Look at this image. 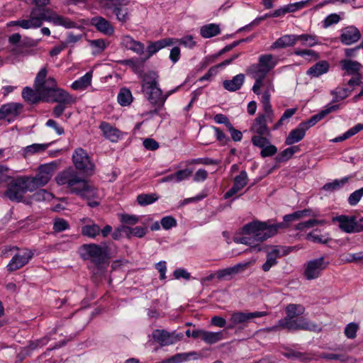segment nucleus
Wrapping results in <instances>:
<instances>
[{
	"instance_id": "nucleus-1",
	"label": "nucleus",
	"mask_w": 363,
	"mask_h": 363,
	"mask_svg": "<svg viewBox=\"0 0 363 363\" xmlns=\"http://www.w3.org/2000/svg\"><path fill=\"white\" fill-rule=\"evenodd\" d=\"M72 162L75 169L69 167L60 172L55 177L57 184L65 186L71 194L86 200L88 206L91 208L98 206L99 201L94 200L99 197L97 189L80 177L77 171L79 170L86 175H92L95 167L94 163L86 151L82 148H77L74 151Z\"/></svg>"
},
{
	"instance_id": "nucleus-2",
	"label": "nucleus",
	"mask_w": 363,
	"mask_h": 363,
	"mask_svg": "<svg viewBox=\"0 0 363 363\" xmlns=\"http://www.w3.org/2000/svg\"><path fill=\"white\" fill-rule=\"evenodd\" d=\"M304 312L305 308L303 305L289 303L285 308L286 316L279 320L276 325L268 328L267 330L270 332L281 330L320 332L321 328L318 324L302 316Z\"/></svg>"
},
{
	"instance_id": "nucleus-3",
	"label": "nucleus",
	"mask_w": 363,
	"mask_h": 363,
	"mask_svg": "<svg viewBox=\"0 0 363 363\" xmlns=\"http://www.w3.org/2000/svg\"><path fill=\"white\" fill-rule=\"evenodd\" d=\"M283 224L270 221L255 220L245 224L242 229V236L235 237L234 241L251 247H257L267 239L276 235L281 230Z\"/></svg>"
},
{
	"instance_id": "nucleus-4",
	"label": "nucleus",
	"mask_w": 363,
	"mask_h": 363,
	"mask_svg": "<svg viewBox=\"0 0 363 363\" xmlns=\"http://www.w3.org/2000/svg\"><path fill=\"white\" fill-rule=\"evenodd\" d=\"M43 21L52 23L55 26H63L65 28L76 27V23L67 17L58 15L51 9H39L33 8L28 19H20L19 26L23 29L40 28Z\"/></svg>"
},
{
	"instance_id": "nucleus-5",
	"label": "nucleus",
	"mask_w": 363,
	"mask_h": 363,
	"mask_svg": "<svg viewBox=\"0 0 363 363\" xmlns=\"http://www.w3.org/2000/svg\"><path fill=\"white\" fill-rule=\"evenodd\" d=\"M264 113H259L254 120L250 131L254 134L251 141L254 146H262L267 142V138L271 137V130L267 125L268 123H272L274 119V112L272 108H263Z\"/></svg>"
},
{
	"instance_id": "nucleus-6",
	"label": "nucleus",
	"mask_w": 363,
	"mask_h": 363,
	"mask_svg": "<svg viewBox=\"0 0 363 363\" xmlns=\"http://www.w3.org/2000/svg\"><path fill=\"white\" fill-rule=\"evenodd\" d=\"M142 91L148 101L155 107L151 113L157 114L164 106L162 89L159 86V76L153 71L146 72L142 80Z\"/></svg>"
},
{
	"instance_id": "nucleus-7",
	"label": "nucleus",
	"mask_w": 363,
	"mask_h": 363,
	"mask_svg": "<svg viewBox=\"0 0 363 363\" xmlns=\"http://www.w3.org/2000/svg\"><path fill=\"white\" fill-rule=\"evenodd\" d=\"M28 176H18L13 178L9 183L4 195L11 201H23L24 194L33 192Z\"/></svg>"
},
{
	"instance_id": "nucleus-8",
	"label": "nucleus",
	"mask_w": 363,
	"mask_h": 363,
	"mask_svg": "<svg viewBox=\"0 0 363 363\" xmlns=\"http://www.w3.org/2000/svg\"><path fill=\"white\" fill-rule=\"evenodd\" d=\"M47 73L46 67L40 69L35 79L34 87L43 94L44 101H49L50 95L57 89V82L53 77L46 79Z\"/></svg>"
},
{
	"instance_id": "nucleus-9",
	"label": "nucleus",
	"mask_w": 363,
	"mask_h": 363,
	"mask_svg": "<svg viewBox=\"0 0 363 363\" xmlns=\"http://www.w3.org/2000/svg\"><path fill=\"white\" fill-rule=\"evenodd\" d=\"M329 263V261H326L324 257L308 261L303 271L304 277L307 280L318 278L322 272L327 268Z\"/></svg>"
},
{
	"instance_id": "nucleus-10",
	"label": "nucleus",
	"mask_w": 363,
	"mask_h": 363,
	"mask_svg": "<svg viewBox=\"0 0 363 363\" xmlns=\"http://www.w3.org/2000/svg\"><path fill=\"white\" fill-rule=\"evenodd\" d=\"M333 223H338L340 229L347 233H360L363 231V225L357 221L355 216L341 215L333 218Z\"/></svg>"
},
{
	"instance_id": "nucleus-11",
	"label": "nucleus",
	"mask_w": 363,
	"mask_h": 363,
	"mask_svg": "<svg viewBox=\"0 0 363 363\" xmlns=\"http://www.w3.org/2000/svg\"><path fill=\"white\" fill-rule=\"evenodd\" d=\"M255 263V260L239 262L232 267L217 270V279L218 280L230 281L236 275L244 272Z\"/></svg>"
},
{
	"instance_id": "nucleus-12",
	"label": "nucleus",
	"mask_w": 363,
	"mask_h": 363,
	"mask_svg": "<svg viewBox=\"0 0 363 363\" xmlns=\"http://www.w3.org/2000/svg\"><path fill=\"white\" fill-rule=\"evenodd\" d=\"M247 74L250 75L254 79L255 83L252 86V91L257 94L260 95V89L264 84V79L266 78L267 72L259 63L252 64L247 69Z\"/></svg>"
},
{
	"instance_id": "nucleus-13",
	"label": "nucleus",
	"mask_w": 363,
	"mask_h": 363,
	"mask_svg": "<svg viewBox=\"0 0 363 363\" xmlns=\"http://www.w3.org/2000/svg\"><path fill=\"white\" fill-rule=\"evenodd\" d=\"M109 251H85L80 255L84 259H89L98 269H105L109 264Z\"/></svg>"
},
{
	"instance_id": "nucleus-14",
	"label": "nucleus",
	"mask_w": 363,
	"mask_h": 363,
	"mask_svg": "<svg viewBox=\"0 0 363 363\" xmlns=\"http://www.w3.org/2000/svg\"><path fill=\"white\" fill-rule=\"evenodd\" d=\"M267 311H255L251 313L235 312L229 320V324L227 325L228 329H233L235 325L247 322L249 320L256 318H262L267 316Z\"/></svg>"
},
{
	"instance_id": "nucleus-15",
	"label": "nucleus",
	"mask_w": 363,
	"mask_h": 363,
	"mask_svg": "<svg viewBox=\"0 0 363 363\" xmlns=\"http://www.w3.org/2000/svg\"><path fill=\"white\" fill-rule=\"evenodd\" d=\"M23 108L20 103H8L0 108V120H5L9 123L14 121L21 113Z\"/></svg>"
},
{
	"instance_id": "nucleus-16",
	"label": "nucleus",
	"mask_w": 363,
	"mask_h": 363,
	"mask_svg": "<svg viewBox=\"0 0 363 363\" xmlns=\"http://www.w3.org/2000/svg\"><path fill=\"white\" fill-rule=\"evenodd\" d=\"M33 256V251L25 252L23 255H15L6 266L7 271L11 273L20 269L28 264Z\"/></svg>"
},
{
	"instance_id": "nucleus-17",
	"label": "nucleus",
	"mask_w": 363,
	"mask_h": 363,
	"mask_svg": "<svg viewBox=\"0 0 363 363\" xmlns=\"http://www.w3.org/2000/svg\"><path fill=\"white\" fill-rule=\"evenodd\" d=\"M361 36V33L357 28L350 26L342 29L340 40L343 45H350L358 42Z\"/></svg>"
},
{
	"instance_id": "nucleus-18",
	"label": "nucleus",
	"mask_w": 363,
	"mask_h": 363,
	"mask_svg": "<svg viewBox=\"0 0 363 363\" xmlns=\"http://www.w3.org/2000/svg\"><path fill=\"white\" fill-rule=\"evenodd\" d=\"M152 338L161 346H167L176 343L179 338L174 333L166 330L156 329L152 332Z\"/></svg>"
},
{
	"instance_id": "nucleus-19",
	"label": "nucleus",
	"mask_w": 363,
	"mask_h": 363,
	"mask_svg": "<svg viewBox=\"0 0 363 363\" xmlns=\"http://www.w3.org/2000/svg\"><path fill=\"white\" fill-rule=\"evenodd\" d=\"M248 177L245 170L235 177L233 186L224 194V199H228L238 193L247 184Z\"/></svg>"
},
{
	"instance_id": "nucleus-20",
	"label": "nucleus",
	"mask_w": 363,
	"mask_h": 363,
	"mask_svg": "<svg viewBox=\"0 0 363 363\" xmlns=\"http://www.w3.org/2000/svg\"><path fill=\"white\" fill-rule=\"evenodd\" d=\"M99 129L104 137L111 143H117L123 137V133L119 129L106 121L100 123Z\"/></svg>"
},
{
	"instance_id": "nucleus-21",
	"label": "nucleus",
	"mask_w": 363,
	"mask_h": 363,
	"mask_svg": "<svg viewBox=\"0 0 363 363\" xmlns=\"http://www.w3.org/2000/svg\"><path fill=\"white\" fill-rule=\"evenodd\" d=\"M91 24L101 33L111 36L114 33V28L111 23L101 16H96L91 18Z\"/></svg>"
},
{
	"instance_id": "nucleus-22",
	"label": "nucleus",
	"mask_w": 363,
	"mask_h": 363,
	"mask_svg": "<svg viewBox=\"0 0 363 363\" xmlns=\"http://www.w3.org/2000/svg\"><path fill=\"white\" fill-rule=\"evenodd\" d=\"M240 55V53L235 54L233 56H231L230 58L225 60L222 62L211 67L208 72L201 77L199 79V82H203V81H211L213 77H215L218 72V69L223 68L227 65H229L231 64L235 60H236L239 56Z\"/></svg>"
},
{
	"instance_id": "nucleus-23",
	"label": "nucleus",
	"mask_w": 363,
	"mask_h": 363,
	"mask_svg": "<svg viewBox=\"0 0 363 363\" xmlns=\"http://www.w3.org/2000/svg\"><path fill=\"white\" fill-rule=\"evenodd\" d=\"M174 38H164L155 42H150L147 47V56L145 59H149L154 54L157 52L159 50L174 45Z\"/></svg>"
},
{
	"instance_id": "nucleus-24",
	"label": "nucleus",
	"mask_w": 363,
	"mask_h": 363,
	"mask_svg": "<svg viewBox=\"0 0 363 363\" xmlns=\"http://www.w3.org/2000/svg\"><path fill=\"white\" fill-rule=\"evenodd\" d=\"M57 104H72L75 102L74 98L62 89L57 88L49 96V101Z\"/></svg>"
},
{
	"instance_id": "nucleus-25",
	"label": "nucleus",
	"mask_w": 363,
	"mask_h": 363,
	"mask_svg": "<svg viewBox=\"0 0 363 363\" xmlns=\"http://www.w3.org/2000/svg\"><path fill=\"white\" fill-rule=\"evenodd\" d=\"M315 216V214L311 213V210L304 209L302 211H297L292 213L285 215L283 217V222L277 223V224H283L281 229L287 228L290 225V223L299 220L303 216Z\"/></svg>"
},
{
	"instance_id": "nucleus-26",
	"label": "nucleus",
	"mask_w": 363,
	"mask_h": 363,
	"mask_svg": "<svg viewBox=\"0 0 363 363\" xmlns=\"http://www.w3.org/2000/svg\"><path fill=\"white\" fill-rule=\"evenodd\" d=\"M121 45L128 50L141 55L144 52L145 46L140 41L135 40L130 35H124L121 38Z\"/></svg>"
},
{
	"instance_id": "nucleus-27",
	"label": "nucleus",
	"mask_w": 363,
	"mask_h": 363,
	"mask_svg": "<svg viewBox=\"0 0 363 363\" xmlns=\"http://www.w3.org/2000/svg\"><path fill=\"white\" fill-rule=\"evenodd\" d=\"M264 84L262 85V87H264V90L261 97V103L262 104V108L269 109V108H272L270 99L271 92L274 91V84L272 80L269 79H264Z\"/></svg>"
},
{
	"instance_id": "nucleus-28",
	"label": "nucleus",
	"mask_w": 363,
	"mask_h": 363,
	"mask_svg": "<svg viewBox=\"0 0 363 363\" xmlns=\"http://www.w3.org/2000/svg\"><path fill=\"white\" fill-rule=\"evenodd\" d=\"M330 65L326 60H321L311 67L306 74L311 77L317 78L329 71Z\"/></svg>"
},
{
	"instance_id": "nucleus-29",
	"label": "nucleus",
	"mask_w": 363,
	"mask_h": 363,
	"mask_svg": "<svg viewBox=\"0 0 363 363\" xmlns=\"http://www.w3.org/2000/svg\"><path fill=\"white\" fill-rule=\"evenodd\" d=\"M296 43V35L286 34L282 35L274 41L271 45V49H282L288 47H292Z\"/></svg>"
},
{
	"instance_id": "nucleus-30",
	"label": "nucleus",
	"mask_w": 363,
	"mask_h": 363,
	"mask_svg": "<svg viewBox=\"0 0 363 363\" xmlns=\"http://www.w3.org/2000/svg\"><path fill=\"white\" fill-rule=\"evenodd\" d=\"M340 65L345 72L344 75L360 74L359 71L362 67V65L359 62L346 59L340 61Z\"/></svg>"
},
{
	"instance_id": "nucleus-31",
	"label": "nucleus",
	"mask_w": 363,
	"mask_h": 363,
	"mask_svg": "<svg viewBox=\"0 0 363 363\" xmlns=\"http://www.w3.org/2000/svg\"><path fill=\"white\" fill-rule=\"evenodd\" d=\"M245 78L243 74H238L233 77L232 79L223 81V87L229 91H235L242 87L245 82Z\"/></svg>"
},
{
	"instance_id": "nucleus-32",
	"label": "nucleus",
	"mask_w": 363,
	"mask_h": 363,
	"mask_svg": "<svg viewBox=\"0 0 363 363\" xmlns=\"http://www.w3.org/2000/svg\"><path fill=\"white\" fill-rule=\"evenodd\" d=\"M22 97L26 101L31 104H35L43 100V94H41L36 89L33 90V89L26 86L23 88L22 91Z\"/></svg>"
},
{
	"instance_id": "nucleus-33",
	"label": "nucleus",
	"mask_w": 363,
	"mask_h": 363,
	"mask_svg": "<svg viewBox=\"0 0 363 363\" xmlns=\"http://www.w3.org/2000/svg\"><path fill=\"white\" fill-rule=\"evenodd\" d=\"M258 63L268 72L277 65L278 60L272 54L261 55Z\"/></svg>"
},
{
	"instance_id": "nucleus-34",
	"label": "nucleus",
	"mask_w": 363,
	"mask_h": 363,
	"mask_svg": "<svg viewBox=\"0 0 363 363\" xmlns=\"http://www.w3.org/2000/svg\"><path fill=\"white\" fill-rule=\"evenodd\" d=\"M28 182L30 183L32 191H34L40 186L46 185L50 180V176L45 175L39 172L35 177H28Z\"/></svg>"
},
{
	"instance_id": "nucleus-35",
	"label": "nucleus",
	"mask_w": 363,
	"mask_h": 363,
	"mask_svg": "<svg viewBox=\"0 0 363 363\" xmlns=\"http://www.w3.org/2000/svg\"><path fill=\"white\" fill-rule=\"evenodd\" d=\"M306 131L299 125L295 129L290 131L286 138L285 143L291 145L301 141L305 136Z\"/></svg>"
},
{
	"instance_id": "nucleus-36",
	"label": "nucleus",
	"mask_w": 363,
	"mask_h": 363,
	"mask_svg": "<svg viewBox=\"0 0 363 363\" xmlns=\"http://www.w3.org/2000/svg\"><path fill=\"white\" fill-rule=\"evenodd\" d=\"M50 143H34L26 146L23 150L24 157H28L38 153H42L50 146Z\"/></svg>"
},
{
	"instance_id": "nucleus-37",
	"label": "nucleus",
	"mask_w": 363,
	"mask_h": 363,
	"mask_svg": "<svg viewBox=\"0 0 363 363\" xmlns=\"http://www.w3.org/2000/svg\"><path fill=\"white\" fill-rule=\"evenodd\" d=\"M220 33L219 26L215 23H209L201 28L200 33L203 38H210Z\"/></svg>"
},
{
	"instance_id": "nucleus-38",
	"label": "nucleus",
	"mask_w": 363,
	"mask_h": 363,
	"mask_svg": "<svg viewBox=\"0 0 363 363\" xmlns=\"http://www.w3.org/2000/svg\"><path fill=\"white\" fill-rule=\"evenodd\" d=\"M89 45L92 49V54L94 55H97L104 52V50L108 45V43L106 42L105 40L99 38L95 40H89Z\"/></svg>"
},
{
	"instance_id": "nucleus-39",
	"label": "nucleus",
	"mask_w": 363,
	"mask_h": 363,
	"mask_svg": "<svg viewBox=\"0 0 363 363\" xmlns=\"http://www.w3.org/2000/svg\"><path fill=\"white\" fill-rule=\"evenodd\" d=\"M92 74L91 72H86L79 79L75 80L71 85L74 90H81L86 88L91 84Z\"/></svg>"
},
{
	"instance_id": "nucleus-40",
	"label": "nucleus",
	"mask_w": 363,
	"mask_h": 363,
	"mask_svg": "<svg viewBox=\"0 0 363 363\" xmlns=\"http://www.w3.org/2000/svg\"><path fill=\"white\" fill-rule=\"evenodd\" d=\"M159 199V196L156 193L140 194L137 196V202L141 206L150 205Z\"/></svg>"
},
{
	"instance_id": "nucleus-41",
	"label": "nucleus",
	"mask_w": 363,
	"mask_h": 363,
	"mask_svg": "<svg viewBox=\"0 0 363 363\" xmlns=\"http://www.w3.org/2000/svg\"><path fill=\"white\" fill-rule=\"evenodd\" d=\"M350 178L351 177H345L340 179H335L332 182H328L324 184L323 189L326 191L338 190L347 183Z\"/></svg>"
},
{
	"instance_id": "nucleus-42",
	"label": "nucleus",
	"mask_w": 363,
	"mask_h": 363,
	"mask_svg": "<svg viewBox=\"0 0 363 363\" xmlns=\"http://www.w3.org/2000/svg\"><path fill=\"white\" fill-rule=\"evenodd\" d=\"M223 339L222 332H210L204 330L202 335V340L208 345L215 344Z\"/></svg>"
},
{
	"instance_id": "nucleus-43",
	"label": "nucleus",
	"mask_w": 363,
	"mask_h": 363,
	"mask_svg": "<svg viewBox=\"0 0 363 363\" xmlns=\"http://www.w3.org/2000/svg\"><path fill=\"white\" fill-rule=\"evenodd\" d=\"M118 102L120 105L123 106H126L130 104L133 101V96L131 91L126 88L121 89L118 96H117Z\"/></svg>"
},
{
	"instance_id": "nucleus-44",
	"label": "nucleus",
	"mask_w": 363,
	"mask_h": 363,
	"mask_svg": "<svg viewBox=\"0 0 363 363\" xmlns=\"http://www.w3.org/2000/svg\"><path fill=\"white\" fill-rule=\"evenodd\" d=\"M284 356L289 359H296L303 362H309L313 359L311 354L291 350L284 354Z\"/></svg>"
},
{
	"instance_id": "nucleus-45",
	"label": "nucleus",
	"mask_w": 363,
	"mask_h": 363,
	"mask_svg": "<svg viewBox=\"0 0 363 363\" xmlns=\"http://www.w3.org/2000/svg\"><path fill=\"white\" fill-rule=\"evenodd\" d=\"M363 130V124L358 123L353 126L352 128H350L348 130H347L345 133H343L342 135H340L335 139L333 140V142L338 143L342 142L346 139H348L349 138L354 135L359 131Z\"/></svg>"
},
{
	"instance_id": "nucleus-46",
	"label": "nucleus",
	"mask_w": 363,
	"mask_h": 363,
	"mask_svg": "<svg viewBox=\"0 0 363 363\" xmlns=\"http://www.w3.org/2000/svg\"><path fill=\"white\" fill-rule=\"evenodd\" d=\"M257 147L262 149L260 155L262 157H271L277 152V147L271 144L269 138H267V142L263 143V145Z\"/></svg>"
},
{
	"instance_id": "nucleus-47",
	"label": "nucleus",
	"mask_w": 363,
	"mask_h": 363,
	"mask_svg": "<svg viewBox=\"0 0 363 363\" xmlns=\"http://www.w3.org/2000/svg\"><path fill=\"white\" fill-rule=\"evenodd\" d=\"M279 252L280 251L268 252L267 255V260L262 267L264 272H268L272 266L277 263V259L279 256Z\"/></svg>"
},
{
	"instance_id": "nucleus-48",
	"label": "nucleus",
	"mask_w": 363,
	"mask_h": 363,
	"mask_svg": "<svg viewBox=\"0 0 363 363\" xmlns=\"http://www.w3.org/2000/svg\"><path fill=\"white\" fill-rule=\"evenodd\" d=\"M296 40L301 41L302 45L308 47H313L318 44L316 36L310 34L296 35Z\"/></svg>"
},
{
	"instance_id": "nucleus-49",
	"label": "nucleus",
	"mask_w": 363,
	"mask_h": 363,
	"mask_svg": "<svg viewBox=\"0 0 363 363\" xmlns=\"http://www.w3.org/2000/svg\"><path fill=\"white\" fill-rule=\"evenodd\" d=\"M340 108L339 105H330L327 106L325 109L322 110L320 113L313 115L311 117L312 122L315 125L318 121L322 120L328 114L338 110Z\"/></svg>"
},
{
	"instance_id": "nucleus-50",
	"label": "nucleus",
	"mask_w": 363,
	"mask_h": 363,
	"mask_svg": "<svg viewBox=\"0 0 363 363\" xmlns=\"http://www.w3.org/2000/svg\"><path fill=\"white\" fill-rule=\"evenodd\" d=\"M100 233V227L99 225L92 223L91 225H85L82 228V234L83 235L95 238Z\"/></svg>"
},
{
	"instance_id": "nucleus-51",
	"label": "nucleus",
	"mask_w": 363,
	"mask_h": 363,
	"mask_svg": "<svg viewBox=\"0 0 363 363\" xmlns=\"http://www.w3.org/2000/svg\"><path fill=\"white\" fill-rule=\"evenodd\" d=\"M294 54L297 56H301L302 57H304L305 59L308 60H316L319 59L320 55L319 54L313 50H301V49H295L294 51Z\"/></svg>"
},
{
	"instance_id": "nucleus-52",
	"label": "nucleus",
	"mask_w": 363,
	"mask_h": 363,
	"mask_svg": "<svg viewBox=\"0 0 363 363\" xmlns=\"http://www.w3.org/2000/svg\"><path fill=\"white\" fill-rule=\"evenodd\" d=\"M113 13L118 21L125 23L129 20V12L127 8L116 6L113 9Z\"/></svg>"
},
{
	"instance_id": "nucleus-53",
	"label": "nucleus",
	"mask_w": 363,
	"mask_h": 363,
	"mask_svg": "<svg viewBox=\"0 0 363 363\" xmlns=\"http://www.w3.org/2000/svg\"><path fill=\"white\" fill-rule=\"evenodd\" d=\"M297 111L296 108L286 109L280 119L273 125L272 130H275L279 129L284 123L285 121L291 118Z\"/></svg>"
},
{
	"instance_id": "nucleus-54",
	"label": "nucleus",
	"mask_w": 363,
	"mask_h": 363,
	"mask_svg": "<svg viewBox=\"0 0 363 363\" xmlns=\"http://www.w3.org/2000/svg\"><path fill=\"white\" fill-rule=\"evenodd\" d=\"M315 231L316 230L307 235L306 238L308 240L315 243L323 244H326L331 240V238H329L328 234L317 235L315 233Z\"/></svg>"
},
{
	"instance_id": "nucleus-55",
	"label": "nucleus",
	"mask_w": 363,
	"mask_h": 363,
	"mask_svg": "<svg viewBox=\"0 0 363 363\" xmlns=\"http://www.w3.org/2000/svg\"><path fill=\"white\" fill-rule=\"evenodd\" d=\"M299 150L298 146L288 147L283 150L278 157V161L284 162L289 160L294 154Z\"/></svg>"
},
{
	"instance_id": "nucleus-56",
	"label": "nucleus",
	"mask_w": 363,
	"mask_h": 363,
	"mask_svg": "<svg viewBox=\"0 0 363 363\" xmlns=\"http://www.w3.org/2000/svg\"><path fill=\"white\" fill-rule=\"evenodd\" d=\"M128 229L129 230L127 232V238H130L131 236L143 238L147 233V228L140 226H136L135 228L128 226Z\"/></svg>"
},
{
	"instance_id": "nucleus-57",
	"label": "nucleus",
	"mask_w": 363,
	"mask_h": 363,
	"mask_svg": "<svg viewBox=\"0 0 363 363\" xmlns=\"http://www.w3.org/2000/svg\"><path fill=\"white\" fill-rule=\"evenodd\" d=\"M358 329L359 326L357 323H350L345 328L344 333L347 338L354 339L357 336Z\"/></svg>"
},
{
	"instance_id": "nucleus-58",
	"label": "nucleus",
	"mask_w": 363,
	"mask_h": 363,
	"mask_svg": "<svg viewBox=\"0 0 363 363\" xmlns=\"http://www.w3.org/2000/svg\"><path fill=\"white\" fill-rule=\"evenodd\" d=\"M69 228L68 222L64 218H58L55 219L53 223V230L55 232H62Z\"/></svg>"
},
{
	"instance_id": "nucleus-59",
	"label": "nucleus",
	"mask_w": 363,
	"mask_h": 363,
	"mask_svg": "<svg viewBox=\"0 0 363 363\" xmlns=\"http://www.w3.org/2000/svg\"><path fill=\"white\" fill-rule=\"evenodd\" d=\"M52 197V194L45 189H40L32 196V199L36 201L50 200Z\"/></svg>"
},
{
	"instance_id": "nucleus-60",
	"label": "nucleus",
	"mask_w": 363,
	"mask_h": 363,
	"mask_svg": "<svg viewBox=\"0 0 363 363\" xmlns=\"http://www.w3.org/2000/svg\"><path fill=\"white\" fill-rule=\"evenodd\" d=\"M351 90L348 88L337 89L336 90L333 91L331 94L334 95L333 101H338L345 99L348 96Z\"/></svg>"
},
{
	"instance_id": "nucleus-61",
	"label": "nucleus",
	"mask_w": 363,
	"mask_h": 363,
	"mask_svg": "<svg viewBox=\"0 0 363 363\" xmlns=\"http://www.w3.org/2000/svg\"><path fill=\"white\" fill-rule=\"evenodd\" d=\"M363 196V187L352 192L349 198L348 203L350 206H356Z\"/></svg>"
},
{
	"instance_id": "nucleus-62",
	"label": "nucleus",
	"mask_w": 363,
	"mask_h": 363,
	"mask_svg": "<svg viewBox=\"0 0 363 363\" xmlns=\"http://www.w3.org/2000/svg\"><path fill=\"white\" fill-rule=\"evenodd\" d=\"M160 224L163 229L169 230L177 224L176 219L172 216H164L161 219Z\"/></svg>"
},
{
	"instance_id": "nucleus-63",
	"label": "nucleus",
	"mask_w": 363,
	"mask_h": 363,
	"mask_svg": "<svg viewBox=\"0 0 363 363\" xmlns=\"http://www.w3.org/2000/svg\"><path fill=\"white\" fill-rule=\"evenodd\" d=\"M343 255H341L342 259L347 262H360L363 263V252L360 251L354 254H348L346 257H343Z\"/></svg>"
},
{
	"instance_id": "nucleus-64",
	"label": "nucleus",
	"mask_w": 363,
	"mask_h": 363,
	"mask_svg": "<svg viewBox=\"0 0 363 363\" xmlns=\"http://www.w3.org/2000/svg\"><path fill=\"white\" fill-rule=\"evenodd\" d=\"M119 218L121 223L128 225H135L139 221V218L137 216L128 213L121 214Z\"/></svg>"
}]
</instances>
